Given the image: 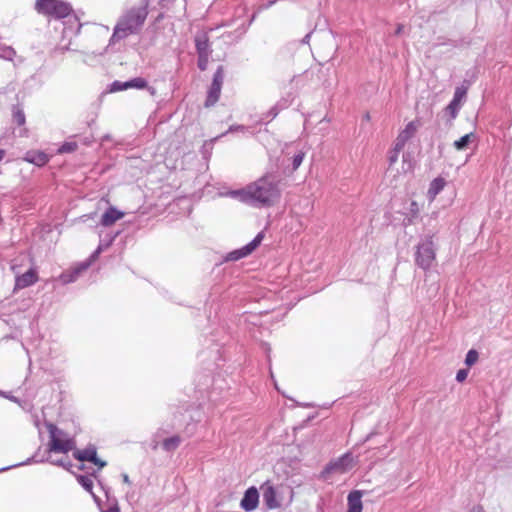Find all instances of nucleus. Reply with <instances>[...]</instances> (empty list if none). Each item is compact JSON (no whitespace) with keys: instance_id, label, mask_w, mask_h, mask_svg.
I'll return each mask as SVG.
<instances>
[{"instance_id":"39448f33","label":"nucleus","mask_w":512,"mask_h":512,"mask_svg":"<svg viewBox=\"0 0 512 512\" xmlns=\"http://www.w3.org/2000/svg\"><path fill=\"white\" fill-rule=\"evenodd\" d=\"M435 260V248L431 239L425 240L418 245L416 252V263L423 269L431 267Z\"/></svg>"},{"instance_id":"bb28decb","label":"nucleus","mask_w":512,"mask_h":512,"mask_svg":"<svg viewBox=\"0 0 512 512\" xmlns=\"http://www.w3.org/2000/svg\"><path fill=\"white\" fill-rule=\"evenodd\" d=\"M77 148V144L75 142H67L64 143L59 149V153H70L75 151Z\"/></svg>"},{"instance_id":"6e6552de","label":"nucleus","mask_w":512,"mask_h":512,"mask_svg":"<svg viewBox=\"0 0 512 512\" xmlns=\"http://www.w3.org/2000/svg\"><path fill=\"white\" fill-rule=\"evenodd\" d=\"M466 94L467 89L463 86L455 89L453 99L445 109V111L449 113L451 120L457 117L458 112L466 99Z\"/></svg>"},{"instance_id":"aec40b11","label":"nucleus","mask_w":512,"mask_h":512,"mask_svg":"<svg viewBox=\"0 0 512 512\" xmlns=\"http://www.w3.org/2000/svg\"><path fill=\"white\" fill-rule=\"evenodd\" d=\"M475 140L474 133H468L462 136L460 139L454 141L453 146L458 151L466 150L471 142Z\"/></svg>"},{"instance_id":"cd10ccee","label":"nucleus","mask_w":512,"mask_h":512,"mask_svg":"<svg viewBox=\"0 0 512 512\" xmlns=\"http://www.w3.org/2000/svg\"><path fill=\"white\" fill-rule=\"evenodd\" d=\"M78 481L87 491L92 490L93 481L91 478L85 477V476H80V477H78Z\"/></svg>"},{"instance_id":"4be33fe9","label":"nucleus","mask_w":512,"mask_h":512,"mask_svg":"<svg viewBox=\"0 0 512 512\" xmlns=\"http://www.w3.org/2000/svg\"><path fill=\"white\" fill-rule=\"evenodd\" d=\"M180 442H181V439L179 436H173V437L165 439L163 441L162 445L166 451H172V450H175L179 446Z\"/></svg>"},{"instance_id":"423d86ee","label":"nucleus","mask_w":512,"mask_h":512,"mask_svg":"<svg viewBox=\"0 0 512 512\" xmlns=\"http://www.w3.org/2000/svg\"><path fill=\"white\" fill-rule=\"evenodd\" d=\"M401 151L402 150L396 149V143H395L393 150L390 151V153H389V167L387 169L386 174L388 177H392L393 179H395L400 174H406L407 172H409L412 169L411 162L409 160H407L404 155H403V161H402L401 167L397 166L398 156Z\"/></svg>"},{"instance_id":"c9c22d12","label":"nucleus","mask_w":512,"mask_h":512,"mask_svg":"<svg viewBox=\"0 0 512 512\" xmlns=\"http://www.w3.org/2000/svg\"><path fill=\"white\" fill-rule=\"evenodd\" d=\"M403 28H404V26H403L402 24H399V25L397 26V29H396V31H395V34H396V35H400V34L402 33V31H403Z\"/></svg>"},{"instance_id":"7c9ffc66","label":"nucleus","mask_w":512,"mask_h":512,"mask_svg":"<svg viewBox=\"0 0 512 512\" xmlns=\"http://www.w3.org/2000/svg\"><path fill=\"white\" fill-rule=\"evenodd\" d=\"M125 82L115 81L112 83L110 92L126 90Z\"/></svg>"},{"instance_id":"72a5a7b5","label":"nucleus","mask_w":512,"mask_h":512,"mask_svg":"<svg viewBox=\"0 0 512 512\" xmlns=\"http://www.w3.org/2000/svg\"><path fill=\"white\" fill-rule=\"evenodd\" d=\"M49 459L52 464L59 465L64 468H67L68 466L71 465L70 462L65 461L64 459H51V457Z\"/></svg>"},{"instance_id":"2eb2a0df","label":"nucleus","mask_w":512,"mask_h":512,"mask_svg":"<svg viewBox=\"0 0 512 512\" xmlns=\"http://www.w3.org/2000/svg\"><path fill=\"white\" fill-rule=\"evenodd\" d=\"M362 492L355 490L348 495V511L347 512H362Z\"/></svg>"},{"instance_id":"ddd939ff","label":"nucleus","mask_w":512,"mask_h":512,"mask_svg":"<svg viewBox=\"0 0 512 512\" xmlns=\"http://www.w3.org/2000/svg\"><path fill=\"white\" fill-rule=\"evenodd\" d=\"M259 502V494L255 487H250L241 500V507L246 511L254 510Z\"/></svg>"},{"instance_id":"f3484780","label":"nucleus","mask_w":512,"mask_h":512,"mask_svg":"<svg viewBox=\"0 0 512 512\" xmlns=\"http://www.w3.org/2000/svg\"><path fill=\"white\" fill-rule=\"evenodd\" d=\"M446 185V181L444 178L438 177L435 178L429 186V189L427 191V197L430 202L434 201L436 196L444 189Z\"/></svg>"},{"instance_id":"5701e85b","label":"nucleus","mask_w":512,"mask_h":512,"mask_svg":"<svg viewBox=\"0 0 512 512\" xmlns=\"http://www.w3.org/2000/svg\"><path fill=\"white\" fill-rule=\"evenodd\" d=\"M196 48L198 51V54H209L208 53V39L205 35L198 36L196 38Z\"/></svg>"},{"instance_id":"ea45409f","label":"nucleus","mask_w":512,"mask_h":512,"mask_svg":"<svg viewBox=\"0 0 512 512\" xmlns=\"http://www.w3.org/2000/svg\"><path fill=\"white\" fill-rule=\"evenodd\" d=\"M235 129L244 130L243 126H238L237 128H230L231 131H234Z\"/></svg>"},{"instance_id":"0eeeda50","label":"nucleus","mask_w":512,"mask_h":512,"mask_svg":"<svg viewBox=\"0 0 512 512\" xmlns=\"http://www.w3.org/2000/svg\"><path fill=\"white\" fill-rule=\"evenodd\" d=\"M355 459L349 453L332 461L325 469L326 474H345L355 466Z\"/></svg>"},{"instance_id":"4468645a","label":"nucleus","mask_w":512,"mask_h":512,"mask_svg":"<svg viewBox=\"0 0 512 512\" xmlns=\"http://www.w3.org/2000/svg\"><path fill=\"white\" fill-rule=\"evenodd\" d=\"M37 281V275L36 272L33 269L28 270L21 276H18L16 278L15 288L16 289H23L25 287H28L32 284H34Z\"/></svg>"},{"instance_id":"b1692460","label":"nucleus","mask_w":512,"mask_h":512,"mask_svg":"<svg viewBox=\"0 0 512 512\" xmlns=\"http://www.w3.org/2000/svg\"><path fill=\"white\" fill-rule=\"evenodd\" d=\"M147 85V82L143 78H134L130 81L125 82V86L127 89L129 88H137L142 89L145 88Z\"/></svg>"},{"instance_id":"412c9836","label":"nucleus","mask_w":512,"mask_h":512,"mask_svg":"<svg viewBox=\"0 0 512 512\" xmlns=\"http://www.w3.org/2000/svg\"><path fill=\"white\" fill-rule=\"evenodd\" d=\"M220 91H221L220 86L213 85V84L211 85V88L209 90V93H208V96L206 99V103H205V105L207 107L212 106L217 102L219 95H220Z\"/></svg>"},{"instance_id":"58836bf2","label":"nucleus","mask_w":512,"mask_h":512,"mask_svg":"<svg viewBox=\"0 0 512 512\" xmlns=\"http://www.w3.org/2000/svg\"><path fill=\"white\" fill-rule=\"evenodd\" d=\"M5 154V150L0 149V161L4 158Z\"/></svg>"},{"instance_id":"473e14b6","label":"nucleus","mask_w":512,"mask_h":512,"mask_svg":"<svg viewBox=\"0 0 512 512\" xmlns=\"http://www.w3.org/2000/svg\"><path fill=\"white\" fill-rule=\"evenodd\" d=\"M467 376H468V370L461 369L456 374V380L458 382H463L467 378Z\"/></svg>"},{"instance_id":"7ed1b4c3","label":"nucleus","mask_w":512,"mask_h":512,"mask_svg":"<svg viewBox=\"0 0 512 512\" xmlns=\"http://www.w3.org/2000/svg\"><path fill=\"white\" fill-rule=\"evenodd\" d=\"M48 430L50 434V441L48 444L49 452L67 454L75 448L74 441L68 438L67 435L59 430L55 425L49 424Z\"/></svg>"},{"instance_id":"6ab92c4d","label":"nucleus","mask_w":512,"mask_h":512,"mask_svg":"<svg viewBox=\"0 0 512 512\" xmlns=\"http://www.w3.org/2000/svg\"><path fill=\"white\" fill-rule=\"evenodd\" d=\"M24 160L37 166H42L48 162V156L43 152H28Z\"/></svg>"},{"instance_id":"4c0bfd02","label":"nucleus","mask_w":512,"mask_h":512,"mask_svg":"<svg viewBox=\"0 0 512 512\" xmlns=\"http://www.w3.org/2000/svg\"><path fill=\"white\" fill-rule=\"evenodd\" d=\"M123 481H124V483H126V484H130V479H129V477H128V475H127V474H124V475H123Z\"/></svg>"},{"instance_id":"9d476101","label":"nucleus","mask_w":512,"mask_h":512,"mask_svg":"<svg viewBox=\"0 0 512 512\" xmlns=\"http://www.w3.org/2000/svg\"><path fill=\"white\" fill-rule=\"evenodd\" d=\"M263 240V233H259L250 243L241 249L234 250L230 252L227 256V260L236 261L241 258H244L251 254L261 243Z\"/></svg>"},{"instance_id":"f704fd0d","label":"nucleus","mask_w":512,"mask_h":512,"mask_svg":"<svg viewBox=\"0 0 512 512\" xmlns=\"http://www.w3.org/2000/svg\"><path fill=\"white\" fill-rule=\"evenodd\" d=\"M410 212L414 215H417L419 212L418 204L415 201H413L410 205Z\"/></svg>"},{"instance_id":"a19ab883","label":"nucleus","mask_w":512,"mask_h":512,"mask_svg":"<svg viewBox=\"0 0 512 512\" xmlns=\"http://www.w3.org/2000/svg\"><path fill=\"white\" fill-rule=\"evenodd\" d=\"M365 119H367V120L369 119V114L365 115Z\"/></svg>"},{"instance_id":"e433bc0d","label":"nucleus","mask_w":512,"mask_h":512,"mask_svg":"<svg viewBox=\"0 0 512 512\" xmlns=\"http://www.w3.org/2000/svg\"><path fill=\"white\" fill-rule=\"evenodd\" d=\"M470 512H485L481 507H474Z\"/></svg>"},{"instance_id":"a878e982","label":"nucleus","mask_w":512,"mask_h":512,"mask_svg":"<svg viewBox=\"0 0 512 512\" xmlns=\"http://www.w3.org/2000/svg\"><path fill=\"white\" fill-rule=\"evenodd\" d=\"M477 360H478V352L473 349L469 350L466 355V358H465L466 365L472 366L477 362Z\"/></svg>"},{"instance_id":"a211bd4d","label":"nucleus","mask_w":512,"mask_h":512,"mask_svg":"<svg viewBox=\"0 0 512 512\" xmlns=\"http://www.w3.org/2000/svg\"><path fill=\"white\" fill-rule=\"evenodd\" d=\"M89 266V263H81L77 267H75L72 271L64 272L60 279L64 284L74 282L78 275L85 271Z\"/></svg>"},{"instance_id":"393cba45","label":"nucleus","mask_w":512,"mask_h":512,"mask_svg":"<svg viewBox=\"0 0 512 512\" xmlns=\"http://www.w3.org/2000/svg\"><path fill=\"white\" fill-rule=\"evenodd\" d=\"M13 118H14V121L20 126L25 123L24 112L18 107H15L13 110Z\"/></svg>"},{"instance_id":"c756f323","label":"nucleus","mask_w":512,"mask_h":512,"mask_svg":"<svg viewBox=\"0 0 512 512\" xmlns=\"http://www.w3.org/2000/svg\"><path fill=\"white\" fill-rule=\"evenodd\" d=\"M208 56L209 54H199L198 67L201 70H205L207 68Z\"/></svg>"},{"instance_id":"f8f14e48","label":"nucleus","mask_w":512,"mask_h":512,"mask_svg":"<svg viewBox=\"0 0 512 512\" xmlns=\"http://www.w3.org/2000/svg\"><path fill=\"white\" fill-rule=\"evenodd\" d=\"M263 493V500L268 508L275 509L281 505V501L277 497V492L274 487L266 482L261 486Z\"/></svg>"},{"instance_id":"c85d7f7f","label":"nucleus","mask_w":512,"mask_h":512,"mask_svg":"<svg viewBox=\"0 0 512 512\" xmlns=\"http://www.w3.org/2000/svg\"><path fill=\"white\" fill-rule=\"evenodd\" d=\"M222 82H223V69H222V67H219L217 69V71L215 72V74H214V78H213L212 84L221 87L222 86Z\"/></svg>"},{"instance_id":"f257e3e1","label":"nucleus","mask_w":512,"mask_h":512,"mask_svg":"<svg viewBox=\"0 0 512 512\" xmlns=\"http://www.w3.org/2000/svg\"><path fill=\"white\" fill-rule=\"evenodd\" d=\"M229 195L242 202L269 207L279 201L281 192L279 181L274 175L267 173L244 189L231 191Z\"/></svg>"},{"instance_id":"f03ea898","label":"nucleus","mask_w":512,"mask_h":512,"mask_svg":"<svg viewBox=\"0 0 512 512\" xmlns=\"http://www.w3.org/2000/svg\"><path fill=\"white\" fill-rule=\"evenodd\" d=\"M147 17L145 8H137L130 10L121 18L115 27L113 38H125L129 34L136 32L144 23Z\"/></svg>"},{"instance_id":"1a4fd4ad","label":"nucleus","mask_w":512,"mask_h":512,"mask_svg":"<svg viewBox=\"0 0 512 512\" xmlns=\"http://www.w3.org/2000/svg\"><path fill=\"white\" fill-rule=\"evenodd\" d=\"M420 127V122L418 120H414L409 122L405 128L399 133L397 136L395 143L397 150H403L405 144L416 134L418 128Z\"/></svg>"},{"instance_id":"2f4dec72","label":"nucleus","mask_w":512,"mask_h":512,"mask_svg":"<svg viewBox=\"0 0 512 512\" xmlns=\"http://www.w3.org/2000/svg\"><path fill=\"white\" fill-rule=\"evenodd\" d=\"M303 159H304V153H298L297 155H295L293 157V170H296L301 165V163L303 162Z\"/></svg>"},{"instance_id":"9b49d317","label":"nucleus","mask_w":512,"mask_h":512,"mask_svg":"<svg viewBox=\"0 0 512 512\" xmlns=\"http://www.w3.org/2000/svg\"><path fill=\"white\" fill-rule=\"evenodd\" d=\"M74 457L80 461H90L95 465L99 466V468H103L106 466V462L100 460L97 457L96 448L93 446L87 447L84 450L75 451Z\"/></svg>"},{"instance_id":"20e7f679","label":"nucleus","mask_w":512,"mask_h":512,"mask_svg":"<svg viewBox=\"0 0 512 512\" xmlns=\"http://www.w3.org/2000/svg\"><path fill=\"white\" fill-rule=\"evenodd\" d=\"M35 8L41 14L56 18H64L72 11L68 3L58 0H36Z\"/></svg>"},{"instance_id":"dca6fc26","label":"nucleus","mask_w":512,"mask_h":512,"mask_svg":"<svg viewBox=\"0 0 512 512\" xmlns=\"http://www.w3.org/2000/svg\"><path fill=\"white\" fill-rule=\"evenodd\" d=\"M124 216V213L117 210L116 208L114 207H110L103 215H102V218H101V224L103 226H111L113 225L116 221L120 220L121 218H123Z\"/></svg>"}]
</instances>
